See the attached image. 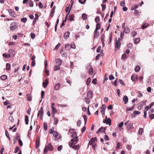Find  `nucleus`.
Wrapping results in <instances>:
<instances>
[{
  "label": "nucleus",
  "instance_id": "obj_13",
  "mask_svg": "<svg viewBox=\"0 0 154 154\" xmlns=\"http://www.w3.org/2000/svg\"><path fill=\"white\" fill-rule=\"evenodd\" d=\"M70 34V32L69 31H67L64 34V37L65 39H67L69 37Z\"/></svg>",
  "mask_w": 154,
  "mask_h": 154
},
{
  "label": "nucleus",
  "instance_id": "obj_5",
  "mask_svg": "<svg viewBox=\"0 0 154 154\" xmlns=\"http://www.w3.org/2000/svg\"><path fill=\"white\" fill-rule=\"evenodd\" d=\"M69 144L70 147H72V148L75 150L78 149L79 148V145H77L74 146H73V145H71L70 143V142L69 143Z\"/></svg>",
  "mask_w": 154,
  "mask_h": 154
},
{
  "label": "nucleus",
  "instance_id": "obj_20",
  "mask_svg": "<svg viewBox=\"0 0 154 154\" xmlns=\"http://www.w3.org/2000/svg\"><path fill=\"white\" fill-rule=\"evenodd\" d=\"M8 11L10 15L12 17H15V16H14V13L13 12V11L11 9H9L8 10Z\"/></svg>",
  "mask_w": 154,
  "mask_h": 154
},
{
  "label": "nucleus",
  "instance_id": "obj_29",
  "mask_svg": "<svg viewBox=\"0 0 154 154\" xmlns=\"http://www.w3.org/2000/svg\"><path fill=\"white\" fill-rule=\"evenodd\" d=\"M55 7V6L52 9L51 14V16L52 17L53 16V14L54 13V9Z\"/></svg>",
  "mask_w": 154,
  "mask_h": 154
},
{
  "label": "nucleus",
  "instance_id": "obj_42",
  "mask_svg": "<svg viewBox=\"0 0 154 154\" xmlns=\"http://www.w3.org/2000/svg\"><path fill=\"white\" fill-rule=\"evenodd\" d=\"M26 98L27 100L28 101H31L32 100V97L31 96L29 95H27Z\"/></svg>",
  "mask_w": 154,
  "mask_h": 154
},
{
  "label": "nucleus",
  "instance_id": "obj_56",
  "mask_svg": "<svg viewBox=\"0 0 154 154\" xmlns=\"http://www.w3.org/2000/svg\"><path fill=\"white\" fill-rule=\"evenodd\" d=\"M100 27V25L99 23H98L96 26L95 30H98L99 29Z\"/></svg>",
  "mask_w": 154,
  "mask_h": 154
},
{
  "label": "nucleus",
  "instance_id": "obj_53",
  "mask_svg": "<svg viewBox=\"0 0 154 154\" xmlns=\"http://www.w3.org/2000/svg\"><path fill=\"white\" fill-rule=\"evenodd\" d=\"M9 52L11 54H14V51L12 49H10L9 50Z\"/></svg>",
  "mask_w": 154,
  "mask_h": 154
},
{
  "label": "nucleus",
  "instance_id": "obj_32",
  "mask_svg": "<svg viewBox=\"0 0 154 154\" xmlns=\"http://www.w3.org/2000/svg\"><path fill=\"white\" fill-rule=\"evenodd\" d=\"M11 69V65L9 63H7L6 64V70H9Z\"/></svg>",
  "mask_w": 154,
  "mask_h": 154
},
{
  "label": "nucleus",
  "instance_id": "obj_23",
  "mask_svg": "<svg viewBox=\"0 0 154 154\" xmlns=\"http://www.w3.org/2000/svg\"><path fill=\"white\" fill-rule=\"evenodd\" d=\"M124 32L125 33H127L130 32V29L127 27H124Z\"/></svg>",
  "mask_w": 154,
  "mask_h": 154
},
{
  "label": "nucleus",
  "instance_id": "obj_26",
  "mask_svg": "<svg viewBox=\"0 0 154 154\" xmlns=\"http://www.w3.org/2000/svg\"><path fill=\"white\" fill-rule=\"evenodd\" d=\"M25 121L26 124V125H28V124L29 118H28V116L27 115H26L25 116Z\"/></svg>",
  "mask_w": 154,
  "mask_h": 154
},
{
  "label": "nucleus",
  "instance_id": "obj_22",
  "mask_svg": "<svg viewBox=\"0 0 154 154\" xmlns=\"http://www.w3.org/2000/svg\"><path fill=\"white\" fill-rule=\"evenodd\" d=\"M94 38H97L99 35V32L97 31V30H95L94 32Z\"/></svg>",
  "mask_w": 154,
  "mask_h": 154
},
{
  "label": "nucleus",
  "instance_id": "obj_47",
  "mask_svg": "<svg viewBox=\"0 0 154 154\" xmlns=\"http://www.w3.org/2000/svg\"><path fill=\"white\" fill-rule=\"evenodd\" d=\"M91 82V78L90 77L88 78L86 81V84L87 85H88Z\"/></svg>",
  "mask_w": 154,
  "mask_h": 154
},
{
  "label": "nucleus",
  "instance_id": "obj_33",
  "mask_svg": "<svg viewBox=\"0 0 154 154\" xmlns=\"http://www.w3.org/2000/svg\"><path fill=\"white\" fill-rule=\"evenodd\" d=\"M65 48L66 50H69L71 48L70 45L66 44L65 45Z\"/></svg>",
  "mask_w": 154,
  "mask_h": 154
},
{
  "label": "nucleus",
  "instance_id": "obj_52",
  "mask_svg": "<svg viewBox=\"0 0 154 154\" xmlns=\"http://www.w3.org/2000/svg\"><path fill=\"white\" fill-rule=\"evenodd\" d=\"M44 129L45 130H47L48 129L47 125L46 123H44Z\"/></svg>",
  "mask_w": 154,
  "mask_h": 154
},
{
  "label": "nucleus",
  "instance_id": "obj_45",
  "mask_svg": "<svg viewBox=\"0 0 154 154\" xmlns=\"http://www.w3.org/2000/svg\"><path fill=\"white\" fill-rule=\"evenodd\" d=\"M70 46L71 48L73 49H75V45L74 43H72Z\"/></svg>",
  "mask_w": 154,
  "mask_h": 154
},
{
  "label": "nucleus",
  "instance_id": "obj_59",
  "mask_svg": "<svg viewBox=\"0 0 154 154\" xmlns=\"http://www.w3.org/2000/svg\"><path fill=\"white\" fill-rule=\"evenodd\" d=\"M138 93V97H142L143 96V94L141 93L140 92L138 91L137 92Z\"/></svg>",
  "mask_w": 154,
  "mask_h": 154
},
{
  "label": "nucleus",
  "instance_id": "obj_3",
  "mask_svg": "<svg viewBox=\"0 0 154 154\" xmlns=\"http://www.w3.org/2000/svg\"><path fill=\"white\" fill-rule=\"evenodd\" d=\"M106 108V106L105 105L103 104L101 108L100 111L102 115L105 114V110Z\"/></svg>",
  "mask_w": 154,
  "mask_h": 154
},
{
  "label": "nucleus",
  "instance_id": "obj_24",
  "mask_svg": "<svg viewBox=\"0 0 154 154\" xmlns=\"http://www.w3.org/2000/svg\"><path fill=\"white\" fill-rule=\"evenodd\" d=\"M51 109L52 113L54 114V115L57 112V110L55 107H52Z\"/></svg>",
  "mask_w": 154,
  "mask_h": 154
},
{
  "label": "nucleus",
  "instance_id": "obj_9",
  "mask_svg": "<svg viewBox=\"0 0 154 154\" xmlns=\"http://www.w3.org/2000/svg\"><path fill=\"white\" fill-rule=\"evenodd\" d=\"M43 107H41L40 108V109L39 110L37 116L38 117L39 115H43Z\"/></svg>",
  "mask_w": 154,
  "mask_h": 154
},
{
  "label": "nucleus",
  "instance_id": "obj_35",
  "mask_svg": "<svg viewBox=\"0 0 154 154\" xmlns=\"http://www.w3.org/2000/svg\"><path fill=\"white\" fill-rule=\"evenodd\" d=\"M140 67L139 66H137L135 68V71L136 72H138L140 70Z\"/></svg>",
  "mask_w": 154,
  "mask_h": 154
},
{
  "label": "nucleus",
  "instance_id": "obj_2",
  "mask_svg": "<svg viewBox=\"0 0 154 154\" xmlns=\"http://www.w3.org/2000/svg\"><path fill=\"white\" fill-rule=\"evenodd\" d=\"M121 45V42L119 41H117V40L116 39V43H115V48H117L118 49H119Z\"/></svg>",
  "mask_w": 154,
  "mask_h": 154
},
{
  "label": "nucleus",
  "instance_id": "obj_55",
  "mask_svg": "<svg viewBox=\"0 0 154 154\" xmlns=\"http://www.w3.org/2000/svg\"><path fill=\"white\" fill-rule=\"evenodd\" d=\"M31 38L32 39H33L35 38V35L34 33L31 32Z\"/></svg>",
  "mask_w": 154,
  "mask_h": 154
},
{
  "label": "nucleus",
  "instance_id": "obj_62",
  "mask_svg": "<svg viewBox=\"0 0 154 154\" xmlns=\"http://www.w3.org/2000/svg\"><path fill=\"white\" fill-rule=\"evenodd\" d=\"M125 2L124 1H121V2H120V5L121 6H123L124 5H125Z\"/></svg>",
  "mask_w": 154,
  "mask_h": 154
},
{
  "label": "nucleus",
  "instance_id": "obj_28",
  "mask_svg": "<svg viewBox=\"0 0 154 154\" xmlns=\"http://www.w3.org/2000/svg\"><path fill=\"white\" fill-rule=\"evenodd\" d=\"M138 6L139 5H135L131 7V10H133L137 8L138 7Z\"/></svg>",
  "mask_w": 154,
  "mask_h": 154
},
{
  "label": "nucleus",
  "instance_id": "obj_63",
  "mask_svg": "<svg viewBox=\"0 0 154 154\" xmlns=\"http://www.w3.org/2000/svg\"><path fill=\"white\" fill-rule=\"evenodd\" d=\"M86 0H79V2L82 4H84Z\"/></svg>",
  "mask_w": 154,
  "mask_h": 154
},
{
  "label": "nucleus",
  "instance_id": "obj_37",
  "mask_svg": "<svg viewBox=\"0 0 154 154\" xmlns=\"http://www.w3.org/2000/svg\"><path fill=\"white\" fill-rule=\"evenodd\" d=\"M143 129L142 128L139 129L138 131V133L139 135H141L143 133Z\"/></svg>",
  "mask_w": 154,
  "mask_h": 154
},
{
  "label": "nucleus",
  "instance_id": "obj_27",
  "mask_svg": "<svg viewBox=\"0 0 154 154\" xmlns=\"http://www.w3.org/2000/svg\"><path fill=\"white\" fill-rule=\"evenodd\" d=\"M0 78L2 80H5L7 79V76L6 75H3L0 77Z\"/></svg>",
  "mask_w": 154,
  "mask_h": 154
},
{
  "label": "nucleus",
  "instance_id": "obj_48",
  "mask_svg": "<svg viewBox=\"0 0 154 154\" xmlns=\"http://www.w3.org/2000/svg\"><path fill=\"white\" fill-rule=\"evenodd\" d=\"M127 57V55L125 54H123L122 55V59L123 60L125 59Z\"/></svg>",
  "mask_w": 154,
  "mask_h": 154
},
{
  "label": "nucleus",
  "instance_id": "obj_36",
  "mask_svg": "<svg viewBox=\"0 0 154 154\" xmlns=\"http://www.w3.org/2000/svg\"><path fill=\"white\" fill-rule=\"evenodd\" d=\"M3 56L6 58H9L10 57V54H8L6 53L3 54Z\"/></svg>",
  "mask_w": 154,
  "mask_h": 154
},
{
  "label": "nucleus",
  "instance_id": "obj_16",
  "mask_svg": "<svg viewBox=\"0 0 154 154\" xmlns=\"http://www.w3.org/2000/svg\"><path fill=\"white\" fill-rule=\"evenodd\" d=\"M56 64L57 65L60 66L61 65L62 62L60 59H57L56 60Z\"/></svg>",
  "mask_w": 154,
  "mask_h": 154
},
{
  "label": "nucleus",
  "instance_id": "obj_17",
  "mask_svg": "<svg viewBox=\"0 0 154 154\" xmlns=\"http://www.w3.org/2000/svg\"><path fill=\"white\" fill-rule=\"evenodd\" d=\"M48 83V81L47 79L45 80V82H43L42 83V85L44 88H45L47 86Z\"/></svg>",
  "mask_w": 154,
  "mask_h": 154
},
{
  "label": "nucleus",
  "instance_id": "obj_64",
  "mask_svg": "<svg viewBox=\"0 0 154 154\" xmlns=\"http://www.w3.org/2000/svg\"><path fill=\"white\" fill-rule=\"evenodd\" d=\"M60 45V43H58V44L55 46V49L56 50H57L58 48H59V47Z\"/></svg>",
  "mask_w": 154,
  "mask_h": 154
},
{
  "label": "nucleus",
  "instance_id": "obj_54",
  "mask_svg": "<svg viewBox=\"0 0 154 154\" xmlns=\"http://www.w3.org/2000/svg\"><path fill=\"white\" fill-rule=\"evenodd\" d=\"M131 34L133 37H134L136 35L137 33L135 31H133L131 33Z\"/></svg>",
  "mask_w": 154,
  "mask_h": 154
},
{
  "label": "nucleus",
  "instance_id": "obj_34",
  "mask_svg": "<svg viewBox=\"0 0 154 154\" xmlns=\"http://www.w3.org/2000/svg\"><path fill=\"white\" fill-rule=\"evenodd\" d=\"M60 69V66L58 65H55L54 66V71Z\"/></svg>",
  "mask_w": 154,
  "mask_h": 154
},
{
  "label": "nucleus",
  "instance_id": "obj_14",
  "mask_svg": "<svg viewBox=\"0 0 154 154\" xmlns=\"http://www.w3.org/2000/svg\"><path fill=\"white\" fill-rule=\"evenodd\" d=\"M53 118L54 120V122H53V124L56 125H57L58 122V119L54 117V115L53 116Z\"/></svg>",
  "mask_w": 154,
  "mask_h": 154
},
{
  "label": "nucleus",
  "instance_id": "obj_50",
  "mask_svg": "<svg viewBox=\"0 0 154 154\" xmlns=\"http://www.w3.org/2000/svg\"><path fill=\"white\" fill-rule=\"evenodd\" d=\"M9 120L11 122H13L14 121V119L12 116H10L9 117Z\"/></svg>",
  "mask_w": 154,
  "mask_h": 154
},
{
  "label": "nucleus",
  "instance_id": "obj_10",
  "mask_svg": "<svg viewBox=\"0 0 154 154\" xmlns=\"http://www.w3.org/2000/svg\"><path fill=\"white\" fill-rule=\"evenodd\" d=\"M60 86L61 85L60 83L56 84L54 86V89L56 90H58L60 88Z\"/></svg>",
  "mask_w": 154,
  "mask_h": 154
},
{
  "label": "nucleus",
  "instance_id": "obj_12",
  "mask_svg": "<svg viewBox=\"0 0 154 154\" xmlns=\"http://www.w3.org/2000/svg\"><path fill=\"white\" fill-rule=\"evenodd\" d=\"M133 123H131L128 124L127 126V129L128 130L133 129L134 128L133 126Z\"/></svg>",
  "mask_w": 154,
  "mask_h": 154
},
{
  "label": "nucleus",
  "instance_id": "obj_49",
  "mask_svg": "<svg viewBox=\"0 0 154 154\" xmlns=\"http://www.w3.org/2000/svg\"><path fill=\"white\" fill-rule=\"evenodd\" d=\"M100 20V19L98 17H97L95 18V21L97 23L99 22Z\"/></svg>",
  "mask_w": 154,
  "mask_h": 154
},
{
  "label": "nucleus",
  "instance_id": "obj_43",
  "mask_svg": "<svg viewBox=\"0 0 154 154\" xmlns=\"http://www.w3.org/2000/svg\"><path fill=\"white\" fill-rule=\"evenodd\" d=\"M148 26L149 24L147 23H145L143 25H142V29H144L146 27Z\"/></svg>",
  "mask_w": 154,
  "mask_h": 154
},
{
  "label": "nucleus",
  "instance_id": "obj_7",
  "mask_svg": "<svg viewBox=\"0 0 154 154\" xmlns=\"http://www.w3.org/2000/svg\"><path fill=\"white\" fill-rule=\"evenodd\" d=\"M106 122H104V123H106V124H108L109 125H110L111 124V120L109 118L107 119V116L106 118Z\"/></svg>",
  "mask_w": 154,
  "mask_h": 154
},
{
  "label": "nucleus",
  "instance_id": "obj_1",
  "mask_svg": "<svg viewBox=\"0 0 154 154\" xmlns=\"http://www.w3.org/2000/svg\"><path fill=\"white\" fill-rule=\"evenodd\" d=\"M18 27L17 24L15 22H14L11 24L10 29L12 31H14Z\"/></svg>",
  "mask_w": 154,
  "mask_h": 154
},
{
  "label": "nucleus",
  "instance_id": "obj_15",
  "mask_svg": "<svg viewBox=\"0 0 154 154\" xmlns=\"http://www.w3.org/2000/svg\"><path fill=\"white\" fill-rule=\"evenodd\" d=\"M131 79L133 81H135L137 79V76L133 74L131 77Z\"/></svg>",
  "mask_w": 154,
  "mask_h": 154
},
{
  "label": "nucleus",
  "instance_id": "obj_11",
  "mask_svg": "<svg viewBox=\"0 0 154 154\" xmlns=\"http://www.w3.org/2000/svg\"><path fill=\"white\" fill-rule=\"evenodd\" d=\"M87 97L90 98H91L93 97L92 92L90 91H89L87 93Z\"/></svg>",
  "mask_w": 154,
  "mask_h": 154
},
{
  "label": "nucleus",
  "instance_id": "obj_25",
  "mask_svg": "<svg viewBox=\"0 0 154 154\" xmlns=\"http://www.w3.org/2000/svg\"><path fill=\"white\" fill-rule=\"evenodd\" d=\"M74 16L73 14H71L69 16V19L71 21H73L74 19Z\"/></svg>",
  "mask_w": 154,
  "mask_h": 154
},
{
  "label": "nucleus",
  "instance_id": "obj_30",
  "mask_svg": "<svg viewBox=\"0 0 154 154\" xmlns=\"http://www.w3.org/2000/svg\"><path fill=\"white\" fill-rule=\"evenodd\" d=\"M85 100L86 103L87 104H88L90 102V98L88 97H85Z\"/></svg>",
  "mask_w": 154,
  "mask_h": 154
},
{
  "label": "nucleus",
  "instance_id": "obj_61",
  "mask_svg": "<svg viewBox=\"0 0 154 154\" xmlns=\"http://www.w3.org/2000/svg\"><path fill=\"white\" fill-rule=\"evenodd\" d=\"M19 145L21 146H22L23 145V143L22 140L20 139L19 140Z\"/></svg>",
  "mask_w": 154,
  "mask_h": 154
},
{
  "label": "nucleus",
  "instance_id": "obj_39",
  "mask_svg": "<svg viewBox=\"0 0 154 154\" xmlns=\"http://www.w3.org/2000/svg\"><path fill=\"white\" fill-rule=\"evenodd\" d=\"M27 18L26 17H24L21 19V21L22 22L25 23L27 21Z\"/></svg>",
  "mask_w": 154,
  "mask_h": 154
},
{
  "label": "nucleus",
  "instance_id": "obj_41",
  "mask_svg": "<svg viewBox=\"0 0 154 154\" xmlns=\"http://www.w3.org/2000/svg\"><path fill=\"white\" fill-rule=\"evenodd\" d=\"M53 132L54 133L53 134V136L55 137H57L58 135V133L56 131H54Z\"/></svg>",
  "mask_w": 154,
  "mask_h": 154
},
{
  "label": "nucleus",
  "instance_id": "obj_19",
  "mask_svg": "<svg viewBox=\"0 0 154 154\" xmlns=\"http://www.w3.org/2000/svg\"><path fill=\"white\" fill-rule=\"evenodd\" d=\"M47 146H48V149L50 151H52L53 150V148L51 143H48V145Z\"/></svg>",
  "mask_w": 154,
  "mask_h": 154
},
{
  "label": "nucleus",
  "instance_id": "obj_44",
  "mask_svg": "<svg viewBox=\"0 0 154 154\" xmlns=\"http://www.w3.org/2000/svg\"><path fill=\"white\" fill-rule=\"evenodd\" d=\"M93 72V70L92 68H90L89 70V73L91 75Z\"/></svg>",
  "mask_w": 154,
  "mask_h": 154
},
{
  "label": "nucleus",
  "instance_id": "obj_38",
  "mask_svg": "<svg viewBox=\"0 0 154 154\" xmlns=\"http://www.w3.org/2000/svg\"><path fill=\"white\" fill-rule=\"evenodd\" d=\"M48 146H46L44 148V153L45 154H46L48 152Z\"/></svg>",
  "mask_w": 154,
  "mask_h": 154
},
{
  "label": "nucleus",
  "instance_id": "obj_31",
  "mask_svg": "<svg viewBox=\"0 0 154 154\" xmlns=\"http://www.w3.org/2000/svg\"><path fill=\"white\" fill-rule=\"evenodd\" d=\"M82 17L83 19L86 20L87 18V15L85 14H83L82 15Z\"/></svg>",
  "mask_w": 154,
  "mask_h": 154
},
{
  "label": "nucleus",
  "instance_id": "obj_57",
  "mask_svg": "<svg viewBox=\"0 0 154 154\" xmlns=\"http://www.w3.org/2000/svg\"><path fill=\"white\" fill-rule=\"evenodd\" d=\"M5 135H6V136L9 139H10V137H9V134H8V131H7V130H6V131H5Z\"/></svg>",
  "mask_w": 154,
  "mask_h": 154
},
{
  "label": "nucleus",
  "instance_id": "obj_51",
  "mask_svg": "<svg viewBox=\"0 0 154 154\" xmlns=\"http://www.w3.org/2000/svg\"><path fill=\"white\" fill-rule=\"evenodd\" d=\"M149 117L151 119H152L154 118V114H151L149 115Z\"/></svg>",
  "mask_w": 154,
  "mask_h": 154
},
{
  "label": "nucleus",
  "instance_id": "obj_18",
  "mask_svg": "<svg viewBox=\"0 0 154 154\" xmlns=\"http://www.w3.org/2000/svg\"><path fill=\"white\" fill-rule=\"evenodd\" d=\"M123 101L124 102L125 104H126L128 101V98L127 96L124 97L123 99Z\"/></svg>",
  "mask_w": 154,
  "mask_h": 154
},
{
  "label": "nucleus",
  "instance_id": "obj_46",
  "mask_svg": "<svg viewBox=\"0 0 154 154\" xmlns=\"http://www.w3.org/2000/svg\"><path fill=\"white\" fill-rule=\"evenodd\" d=\"M29 6L33 7V2L31 0H30L29 3Z\"/></svg>",
  "mask_w": 154,
  "mask_h": 154
},
{
  "label": "nucleus",
  "instance_id": "obj_6",
  "mask_svg": "<svg viewBox=\"0 0 154 154\" xmlns=\"http://www.w3.org/2000/svg\"><path fill=\"white\" fill-rule=\"evenodd\" d=\"M97 139L96 137L92 138L91 139L90 141L89 142L88 146L89 145H92L94 144V142Z\"/></svg>",
  "mask_w": 154,
  "mask_h": 154
},
{
  "label": "nucleus",
  "instance_id": "obj_60",
  "mask_svg": "<svg viewBox=\"0 0 154 154\" xmlns=\"http://www.w3.org/2000/svg\"><path fill=\"white\" fill-rule=\"evenodd\" d=\"M133 113L134 115H138L140 113V112L138 111H135L133 112Z\"/></svg>",
  "mask_w": 154,
  "mask_h": 154
},
{
  "label": "nucleus",
  "instance_id": "obj_21",
  "mask_svg": "<svg viewBox=\"0 0 154 154\" xmlns=\"http://www.w3.org/2000/svg\"><path fill=\"white\" fill-rule=\"evenodd\" d=\"M140 41V39L139 38H135L134 39V44H138Z\"/></svg>",
  "mask_w": 154,
  "mask_h": 154
},
{
  "label": "nucleus",
  "instance_id": "obj_8",
  "mask_svg": "<svg viewBox=\"0 0 154 154\" xmlns=\"http://www.w3.org/2000/svg\"><path fill=\"white\" fill-rule=\"evenodd\" d=\"M77 138L78 137L76 138H73L71 140V142H70L71 145H74L76 143L78 140L77 139Z\"/></svg>",
  "mask_w": 154,
  "mask_h": 154
},
{
  "label": "nucleus",
  "instance_id": "obj_40",
  "mask_svg": "<svg viewBox=\"0 0 154 154\" xmlns=\"http://www.w3.org/2000/svg\"><path fill=\"white\" fill-rule=\"evenodd\" d=\"M83 118L85 121V125L87 122V116L85 115H83Z\"/></svg>",
  "mask_w": 154,
  "mask_h": 154
},
{
  "label": "nucleus",
  "instance_id": "obj_4",
  "mask_svg": "<svg viewBox=\"0 0 154 154\" xmlns=\"http://www.w3.org/2000/svg\"><path fill=\"white\" fill-rule=\"evenodd\" d=\"M40 140V138L38 137L37 136L35 143V147L37 149L38 148V147L39 146Z\"/></svg>",
  "mask_w": 154,
  "mask_h": 154
},
{
  "label": "nucleus",
  "instance_id": "obj_58",
  "mask_svg": "<svg viewBox=\"0 0 154 154\" xmlns=\"http://www.w3.org/2000/svg\"><path fill=\"white\" fill-rule=\"evenodd\" d=\"M134 105L131 108H129L127 107L126 108V110L127 111H131L133 110V108L134 107Z\"/></svg>",
  "mask_w": 154,
  "mask_h": 154
}]
</instances>
